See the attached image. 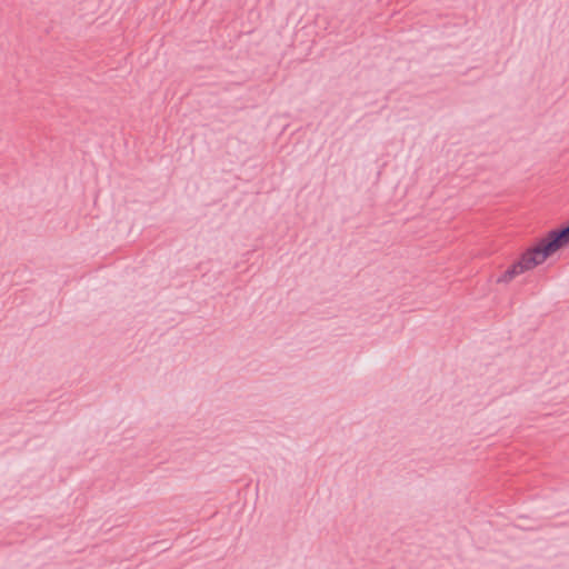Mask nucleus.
<instances>
[{
    "instance_id": "obj_1",
    "label": "nucleus",
    "mask_w": 569,
    "mask_h": 569,
    "mask_svg": "<svg viewBox=\"0 0 569 569\" xmlns=\"http://www.w3.org/2000/svg\"><path fill=\"white\" fill-rule=\"evenodd\" d=\"M569 244V226L553 229L525 248L518 258L499 276L498 283H509L516 278L546 264Z\"/></svg>"
}]
</instances>
